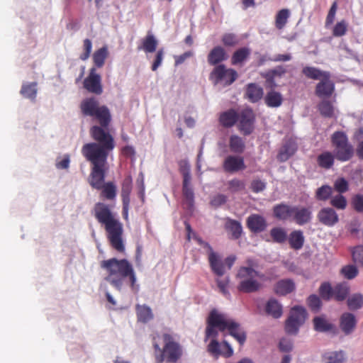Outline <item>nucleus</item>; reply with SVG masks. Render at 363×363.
<instances>
[{
  "label": "nucleus",
  "mask_w": 363,
  "mask_h": 363,
  "mask_svg": "<svg viewBox=\"0 0 363 363\" xmlns=\"http://www.w3.org/2000/svg\"><path fill=\"white\" fill-rule=\"evenodd\" d=\"M270 235L277 242H283L286 239L285 230L281 228H274L271 230Z\"/></svg>",
  "instance_id": "obj_48"
},
{
  "label": "nucleus",
  "mask_w": 363,
  "mask_h": 363,
  "mask_svg": "<svg viewBox=\"0 0 363 363\" xmlns=\"http://www.w3.org/2000/svg\"><path fill=\"white\" fill-rule=\"evenodd\" d=\"M350 292V287L345 282L337 284L334 287L333 297L336 301L345 300Z\"/></svg>",
  "instance_id": "obj_33"
},
{
  "label": "nucleus",
  "mask_w": 363,
  "mask_h": 363,
  "mask_svg": "<svg viewBox=\"0 0 363 363\" xmlns=\"http://www.w3.org/2000/svg\"><path fill=\"white\" fill-rule=\"evenodd\" d=\"M333 194V189L329 185H323L320 187L318 188L315 197L318 201H326L329 198L331 199Z\"/></svg>",
  "instance_id": "obj_41"
},
{
  "label": "nucleus",
  "mask_w": 363,
  "mask_h": 363,
  "mask_svg": "<svg viewBox=\"0 0 363 363\" xmlns=\"http://www.w3.org/2000/svg\"><path fill=\"white\" fill-rule=\"evenodd\" d=\"M357 320L354 314L344 313L340 318V328L345 335L351 334L356 328Z\"/></svg>",
  "instance_id": "obj_15"
},
{
  "label": "nucleus",
  "mask_w": 363,
  "mask_h": 363,
  "mask_svg": "<svg viewBox=\"0 0 363 363\" xmlns=\"http://www.w3.org/2000/svg\"><path fill=\"white\" fill-rule=\"evenodd\" d=\"M286 72V69L283 66L279 65L262 74V76L266 79L267 83L271 87H274L277 86L274 79L276 77L281 78Z\"/></svg>",
  "instance_id": "obj_21"
},
{
  "label": "nucleus",
  "mask_w": 363,
  "mask_h": 363,
  "mask_svg": "<svg viewBox=\"0 0 363 363\" xmlns=\"http://www.w3.org/2000/svg\"><path fill=\"white\" fill-rule=\"evenodd\" d=\"M263 94V89L259 85L255 83L247 85L245 95L251 102H257L262 98Z\"/></svg>",
  "instance_id": "obj_19"
},
{
  "label": "nucleus",
  "mask_w": 363,
  "mask_h": 363,
  "mask_svg": "<svg viewBox=\"0 0 363 363\" xmlns=\"http://www.w3.org/2000/svg\"><path fill=\"white\" fill-rule=\"evenodd\" d=\"M335 157L332 152L328 151L323 152L318 156V164L322 168L328 169L333 167Z\"/></svg>",
  "instance_id": "obj_30"
},
{
  "label": "nucleus",
  "mask_w": 363,
  "mask_h": 363,
  "mask_svg": "<svg viewBox=\"0 0 363 363\" xmlns=\"http://www.w3.org/2000/svg\"><path fill=\"white\" fill-rule=\"evenodd\" d=\"M304 240L303 232L300 230L291 232L289 238V244L294 250H300L303 245Z\"/></svg>",
  "instance_id": "obj_32"
},
{
  "label": "nucleus",
  "mask_w": 363,
  "mask_h": 363,
  "mask_svg": "<svg viewBox=\"0 0 363 363\" xmlns=\"http://www.w3.org/2000/svg\"><path fill=\"white\" fill-rule=\"evenodd\" d=\"M137 315L139 321L147 323L153 318L151 308L145 305L137 306Z\"/></svg>",
  "instance_id": "obj_37"
},
{
  "label": "nucleus",
  "mask_w": 363,
  "mask_h": 363,
  "mask_svg": "<svg viewBox=\"0 0 363 363\" xmlns=\"http://www.w3.org/2000/svg\"><path fill=\"white\" fill-rule=\"evenodd\" d=\"M216 328L221 332L228 330L230 335L235 337L240 345L245 342L246 334L240 325L226 313H220L214 309L211 311L208 316L206 338L216 337L218 335Z\"/></svg>",
  "instance_id": "obj_3"
},
{
  "label": "nucleus",
  "mask_w": 363,
  "mask_h": 363,
  "mask_svg": "<svg viewBox=\"0 0 363 363\" xmlns=\"http://www.w3.org/2000/svg\"><path fill=\"white\" fill-rule=\"evenodd\" d=\"M345 360V354L343 352H330L323 355L325 363H342Z\"/></svg>",
  "instance_id": "obj_40"
},
{
  "label": "nucleus",
  "mask_w": 363,
  "mask_h": 363,
  "mask_svg": "<svg viewBox=\"0 0 363 363\" xmlns=\"http://www.w3.org/2000/svg\"><path fill=\"white\" fill-rule=\"evenodd\" d=\"M84 88L89 92L101 94L103 92L101 76L96 73L95 67L90 69L88 77L84 81Z\"/></svg>",
  "instance_id": "obj_11"
},
{
  "label": "nucleus",
  "mask_w": 363,
  "mask_h": 363,
  "mask_svg": "<svg viewBox=\"0 0 363 363\" xmlns=\"http://www.w3.org/2000/svg\"><path fill=\"white\" fill-rule=\"evenodd\" d=\"M238 128L245 135H250L254 130L255 115L250 108L242 110L238 113Z\"/></svg>",
  "instance_id": "obj_10"
},
{
  "label": "nucleus",
  "mask_w": 363,
  "mask_h": 363,
  "mask_svg": "<svg viewBox=\"0 0 363 363\" xmlns=\"http://www.w3.org/2000/svg\"><path fill=\"white\" fill-rule=\"evenodd\" d=\"M158 41L155 35L151 33L148 32L146 37L143 39L142 45L138 47V49L143 50L145 52H153L156 50Z\"/></svg>",
  "instance_id": "obj_28"
},
{
  "label": "nucleus",
  "mask_w": 363,
  "mask_h": 363,
  "mask_svg": "<svg viewBox=\"0 0 363 363\" xmlns=\"http://www.w3.org/2000/svg\"><path fill=\"white\" fill-rule=\"evenodd\" d=\"M222 41L225 45L233 46L238 43V39L234 34L226 33L223 36Z\"/></svg>",
  "instance_id": "obj_64"
},
{
  "label": "nucleus",
  "mask_w": 363,
  "mask_h": 363,
  "mask_svg": "<svg viewBox=\"0 0 363 363\" xmlns=\"http://www.w3.org/2000/svg\"><path fill=\"white\" fill-rule=\"evenodd\" d=\"M250 50L247 48H242L236 50L231 58L233 65H238L244 62L250 55Z\"/></svg>",
  "instance_id": "obj_39"
},
{
  "label": "nucleus",
  "mask_w": 363,
  "mask_h": 363,
  "mask_svg": "<svg viewBox=\"0 0 363 363\" xmlns=\"http://www.w3.org/2000/svg\"><path fill=\"white\" fill-rule=\"evenodd\" d=\"M84 52L80 55V59L83 61L86 60L91 54L92 50V43L89 39H85L84 40Z\"/></svg>",
  "instance_id": "obj_59"
},
{
  "label": "nucleus",
  "mask_w": 363,
  "mask_h": 363,
  "mask_svg": "<svg viewBox=\"0 0 363 363\" xmlns=\"http://www.w3.org/2000/svg\"><path fill=\"white\" fill-rule=\"evenodd\" d=\"M307 313L303 307L299 306L293 307L286 321V332L289 334L296 335L300 326L305 323Z\"/></svg>",
  "instance_id": "obj_8"
},
{
  "label": "nucleus",
  "mask_w": 363,
  "mask_h": 363,
  "mask_svg": "<svg viewBox=\"0 0 363 363\" xmlns=\"http://www.w3.org/2000/svg\"><path fill=\"white\" fill-rule=\"evenodd\" d=\"M180 169L183 175V182H191V176L189 164L184 162V164H181Z\"/></svg>",
  "instance_id": "obj_63"
},
{
  "label": "nucleus",
  "mask_w": 363,
  "mask_h": 363,
  "mask_svg": "<svg viewBox=\"0 0 363 363\" xmlns=\"http://www.w3.org/2000/svg\"><path fill=\"white\" fill-rule=\"evenodd\" d=\"M247 224L251 231L254 233L262 232L267 227L264 218L257 214H253L247 218Z\"/></svg>",
  "instance_id": "obj_17"
},
{
  "label": "nucleus",
  "mask_w": 363,
  "mask_h": 363,
  "mask_svg": "<svg viewBox=\"0 0 363 363\" xmlns=\"http://www.w3.org/2000/svg\"><path fill=\"white\" fill-rule=\"evenodd\" d=\"M108 55V51L106 46H104L96 50L93 55L94 65L99 68L102 67Z\"/></svg>",
  "instance_id": "obj_34"
},
{
  "label": "nucleus",
  "mask_w": 363,
  "mask_h": 363,
  "mask_svg": "<svg viewBox=\"0 0 363 363\" xmlns=\"http://www.w3.org/2000/svg\"><path fill=\"white\" fill-rule=\"evenodd\" d=\"M341 273L345 278L352 279L357 275L358 271L356 267L348 265L342 268Z\"/></svg>",
  "instance_id": "obj_55"
},
{
  "label": "nucleus",
  "mask_w": 363,
  "mask_h": 363,
  "mask_svg": "<svg viewBox=\"0 0 363 363\" xmlns=\"http://www.w3.org/2000/svg\"><path fill=\"white\" fill-rule=\"evenodd\" d=\"M289 15L290 12L287 9H283L277 13L276 16L275 25L278 29L281 30L285 26L288 21Z\"/></svg>",
  "instance_id": "obj_43"
},
{
  "label": "nucleus",
  "mask_w": 363,
  "mask_h": 363,
  "mask_svg": "<svg viewBox=\"0 0 363 363\" xmlns=\"http://www.w3.org/2000/svg\"><path fill=\"white\" fill-rule=\"evenodd\" d=\"M361 223L357 218L352 219L347 226V230L352 235H357L359 231Z\"/></svg>",
  "instance_id": "obj_58"
},
{
  "label": "nucleus",
  "mask_w": 363,
  "mask_h": 363,
  "mask_svg": "<svg viewBox=\"0 0 363 363\" xmlns=\"http://www.w3.org/2000/svg\"><path fill=\"white\" fill-rule=\"evenodd\" d=\"M347 23L345 21L338 22L333 28V35L336 37H340L344 35L347 31Z\"/></svg>",
  "instance_id": "obj_56"
},
{
  "label": "nucleus",
  "mask_w": 363,
  "mask_h": 363,
  "mask_svg": "<svg viewBox=\"0 0 363 363\" xmlns=\"http://www.w3.org/2000/svg\"><path fill=\"white\" fill-rule=\"evenodd\" d=\"M107 169H108V166H107V163H106V169L104 170V179L101 182V184L100 187L97 188L91 184V180H92L91 173L90 174L89 184L94 189H103L104 196L108 199H113L116 196V186L112 183H108L106 185H104L105 174H106V172L107 171Z\"/></svg>",
  "instance_id": "obj_22"
},
{
  "label": "nucleus",
  "mask_w": 363,
  "mask_h": 363,
  "mask_svg": "<svg viewBox=\"0 0 363 363\" xmlns=\"http://www.w3.org/2000/svg\"><path fill=\"white\" fill-rule=\"evenodd\" d=\"M213 340L211 341L209 345H208V352L213 354V356L218 357L220 355L221 353V346L219 342L217 341L216 337H211Z\"/></svg>",
  "instance_id": "obj_51"
},
{
  "label": "nucleus",
  "mask_w": 363,
  "mask_h": 363,
  "mask_svg": "<svg viewBox=\"0 0 363 363\" xmlns=\"http://www.w3.org/2000/svg\"><path fill=\"white\" fill-rule=\"evenodd\" d=\"M100 265L108 272V275L104 278V280L110 283L117 290H121L126 277H129L132 288H135V274L133 266L128 260L125 259L118 260L116 258H111L102 261Z\"/></svg>",
  "instance_id": "obj_4"
},
{
  "label": "nucleus",
  "mask_w": 363,
  "mask_h": 363,
  "mask_svg": "<svg viewBox=\"0 0 363 363\" xmlns=\"http://www.w3.org/2000/svg\"><path fill=\"white\" fill-rule=\"evenodd\" d=\"M303 73L310 79H328L330 78V73L328 72L321 71L313 67H306L303 69Z\"/></svg>",
  "instance_id": "obj_29"
},
{
  "label": "nucleus",
  "mask_w": 363,
  "mask_h": 363,
  "mask_svg": "<svg viewBox=\"0 0 363 363\" xmlns=\"http://www.w3.org/2000/svg\"><path fill=\"white\" fill-rule=\"evenodd\" d=\"M227 201V196L222 194H218L213 196L211 200V205L214 208H218L223 204H225Z\"/></svg>",
  "instance_id": "obj_57"
},
{
  "label": "nucleus",
  "mask_w": 363,
  "mask_h": 363,
  "mask_svg": "<svg viewBox=\"0 0 363 363\" xmlns=\"http://www.w3.org/2000/svg\"><path fill=\"white\" fill-rule=\"evenodd\" d=\"M308 303L310 308L315 311H318L321 306L320 299L316 295H311L308 298Z\"/></svg>",
  "instance_id": "obj_61"
},
{
  "label": "nucleus",
  "mask_w": 363,
  "mask_h": 363,
  "mask_svg": "<svg viewBox=\"0 0 363 363\" xmlns=\"http://www.w3.org/2000/svg\"><path fill=\"white\" fill-rule=\"evenodd\" d=\"M333 291L334 288L328 282L323 283L319 288L320 296L326 301H329L333 296Z\"/></svg>",
  "instance_id": "obj_47"
},
{
  "label": "nucleus",
  "mask_w": 363,
  "mask_h": 363,
  "mask_svg": "<svg viewBox=\"0 0 363 363\" xmlns=\"http://www.w3.org/2000/svg\"><path fill=\"white\" fill-rule=\"evenodd\" d=\"M293 211L294 206L285 204L277 205L274 207V216L279 220H291Z\"/></svg>",
  "instance_id": "obj_24"
},
{
  "label": "nucleus",
  "mask_w": 363,
  "mask_h": 363,
  "mask_svg": "<svg viewBox=\"0 0 363 363\" xmlns=\"http://www.w3.org/2000/svg\"><path fill=\"white\" fill-rule=\"evenodd\" d=\"M264 311L267 316L279 319L282 316L283 306L277 299L272 298L266 302Z\"/></svg>",
  "instance_id": "obj_14"
},
{
  "label": "nucleus",
  "mask_w": 363,
  "mask_h": 363,
  "mask_svg": "<svg viewBox=\"0 0 363 363\" xmlns=\"http://www.w3.org/2000/svg\"><path fill=\"white\" fill-rule=\"evenodd\" d=\"M317 218L322 224L330 227L335 225L339 221L337 213L330 207L320 209L317 214Z\"/></svg>",
  "instance_id": "obj_13"
},
{
  "label": "nucleus",
  "mask_w": 363,
  "mask_h": 363,
  "mask_svg": "<svg viewBox=\"0 0 363 363\" xmlns=\"http://www.w3.org/2000/svg\"><path fill=\"white\" fill-rule=\"evenodd\" d=\"M228 55L225 50L220 46H216L213 48L208 55V62L211 65H216L225 60Z\"/></svg>",
  "instance_id": "obj_18"
},
{
  "label": "nucleus",
  "mask_w": 363,
  "mask_h": 363,
  "mask_svg": "<svg viewBox=\"0 0 363 363\" xmlns=\"http://www.w3.org/2000/svg\"><path fill=\"white\" fill-rule=\"evenodd\" d=\"M37 91V83H30L24 87V97H26L33 101L36 97Z\"/></svg>",
  "instance_id": "obj_49"
},
{
  "label": "nucleus",
  "mask_w": 363,
  "mask_h": 363,
  "mask_svg": "<svg viewBox=\"0 0 363 363\" xmlns=\"http://www.w3.org/2000/svg\"><path fill=\"white\" fill-rule=\"evenodd\" d=\"M334 147V155L340 162L350 160L354 155L353 146L349 143L346 134L341 131L335 132L331 137Z\"/></svg>",
  "instance_id": "obj_7"
},
{
  "label": "nucleus",
  "mask_w": 363,
  "mask_h": 363,
  "mask_svg": "<svg viewBox=\"0 0 363 363\" xmlns=\"http://www.w3.org/2000/svg\"><path fill=\"white\" fill-rule=\"evenodd\" d=\"M334 90L333 84L328 79H324L316 86L315 92L319 97L330 96Z\"/></svg>",
  "instance_id": "obj_27"
},
{
  "label": "nucleus",
  "mask_w": 363,
  "mask_h": 363,
  "mask_svg": "<svg viewBox=\"0 0 363 363\" xmlns=\"http://www.w3.org/2000/svg\"><path fill=\"white\" fill-rule=\"evenodd\" d=\"M238 113L234 110L223 113L220 117V123L225 127H231L237 122Z\"/></svg>",
  "instance_id": "obj_35"
},
{
  "label": "nucleus",
  "mask_w": 363,
  "mask_h": 363,
  "mask_svg": "<svg viewBox=\"0 0 363 363\" xmlns=\"http://www.w3.org/2000/svg\"><path fill=\"white\" fill-rule=\"evenodd\" d=\"M94 215L97 221L104 228L111 246L118 252H123L125 251L123 238V225L117 214L112 212L106 204L97 203L94 208Z\"/></svg>",
  "instance_id": "obj_2"
},
{
  "label": "nucleus",
  "mask_w": 363,
  "mask_h": 363,
  "mask_svg": "<svg viewBox=\"0 0 363 363\" xmlns=\"http://www.w3.org/2000/svg\"><path fill=\"white\" fill-rule=\"evenodd\" d=\"M314 329L318 332H327L330 330L333 325L325 317L316 316L313 318Z\"/></svg>",
  "instance_id": "obj_36"
},
{
  "label": "nucleus",
  "mask_w": 363,
  "mask_h": 363,
  "mask_svg": "<svg viewBox=\"0 0 363 363\" xmlns=\"http://www.w3.org/2000/svg\"><path fill=\"white\" fill-rule=\"evenodd\" d=\"M182 192L184 196V205L191 211L194 203V194L191 186V182H183Z\"/></svg>",
  "instance_id": "obj_26"
},
{
  "label": "nucleus",
  "mask_w": 363,
  "mask_h": 363,
  "mask_svg": "<svg viewBox=\"0 0 363 363\" xmlns=\"http://www.w3.org/2000/svg\"><path fill=\"white\" fill-rule=\"evenodd\" d=\"M229 147L232 152L241 153L245 150V143L240 137L233 135L230 138Z\"/></svg>",
  "instance_id": "obj_38"
},
{
  "label": "nucleus",
  "mask_w": 363,
  "mask_h": 363,
  "mask_svg": "<svg viewBox=\"0 0 363 363\" xmlns=\"http://www.w3.org/2000/svg\"><path fill=\"white\" fill-rule=\"evenodd\" d=\"M330 203L332 206L338 210H345L347 207V201L343 195L337 194L332 196Z\"/></svg>",
  "instance_id": "obj_45"
},
{
  "label": "nucleus",
  "mask_w": 363,
  "mask_h": 363,
  "mask_svg": "<svg viewBox=\"0 0 363 363\" xmlns=\"http://www.w3.org/2000/svg\"><path fill=\"white\" fill-rule=\"evenodd\" d=\"M248 267H242L238 270L237 278L239 279L238 289L244 293H252L258 291L260 283L256 279L257 277L262 279L264 274L256 271L252 261H248Z\"/></svg>",
  "instance_id": "obj_6"
},
{
  "label": "nucleus",
  "mask_w": 363,
  "mask_h": 363,
  "mask_svg": "<svg viewBox=\"0 0 363 363\" xmlns=\"http://www.w3.org/2000/svg\"><path fill=\"white\" fill-rule=\"evenodd\" d=\"M225 227L232 233L233 238L238 239L241 235L242 226L238 221L228 218Z\"/></svg>",
  "instance_id": "obj_42"
},
{
  "label": "nucleus",
  "mask_w": 363,
  "mask_h": 363,
  "mask_svg": "<svg viewBox=\"0 0 363 363\" xmlns=\"http://www.w3.org/2000/svg\"><path fill=\"white\" fill-rule=\"evenodd\" d=\"M163 58H164V49L161 48L156 53L155 60H154L152 67H151L152 71H156L158 69V67L162 65Z\"/></svg>",
  "instance_id": "obj_62"
},
{
  "label": "nucleus",
  "mask_w": 363,
  "mask_h": 363,
  "mask_svg": "<svg viewBox=\"0 0 363 363\" xmlns=\"http://www.w3.org/2000/svg\"><path fill=\"white\" fill-rule=\"evenodd\" d=\"M334 188L338 192V194H342L348 190V182L345 179L342 177L338 178L334 182Z\"/></svg>",
  "instance_id": "obj_54"
},
{
  "label": "nucleus",
  "mask_w": 363,
  "mask_h": 363,
  "mask_svg": "<svg viewBox=\"0 0 363 363\" xmlns=\"http://www.w3.org/2000/svg\"><path fill=\"white\" fill-rule=\"evenodd\" d=\"M312 219V211L311 208L302 206H294L291 220L298 225H303L309 223Z\"/></svg>",
  "instance_id": "obj_12"
},
{
  "label": "nucleus",
  "mask_w": 363,
  "mask_h": 363,
  "mask_svg": "<svg viewBox=\"0 0 363 363\" xmlns=\"http://www.w3.org/2000/svg\"><path fill=\"white\" fill-rule=\"evenodd\" d=\"M80 106L84 115L94 118L100 124L90 129V134L96 142L86 143L82 148V155L92 165L91 184L99 188L104 179L106 159L115 147L113 137L105 130L111 121V115L108 107L100 106L94 97L83 100Z\"/></svg>",
  "instance_id": "obj_1"
},
{
  "label": "nucleus",
  "mask_w": 363,
  "mask_h": 363,
  "mask_svg": "<svg viewBox=\"0 0 363 363\" xmlns=\"http://www.w3.org/2000/svg\"><path fill=\"white\" fill-rule=\"evenodd\" d=\"M208 261L214 274L218 277H221L225 274L224 264L216 252L208 254Z\"/></svg>",
  "instance_id": "obj_20"
},
{
  "label": "nucleus",
  "mask_w": 363,
  "mask_h": 363,
  "mask_svg": "<svg viewBox=\"0 0 363 363\" xmlns=\"http://www.w3.org/2000/svg\"><path fill=\"white\" fill-rule=\"evenodd\" d=\"M223 168L228 172H236L245 169L246 166L242 157L230 155L225 158Z\"/></svg>",
  "instance_id": "obj_16"
},
{
  "label": "nucleus",
  "mask_w": 363,
  "mask_h": 363,
  "mask_svg": "<svg viewBox=\"0 0 363 363\" xmlns=\"http://www.w3.org/2000/svg\"><path fill=\"white\" fill-rule=\"evenodd\" d=\"M347 306L350 310H357L363 306V296L356 294L347 299Z\"/></svg>",
  "instance_id": "obj_46"
},
{
  "label": "nucleus",
  "mask_w": 363,
  "mask_h": 363,
  "mask_svg": "<svg viewBox=\"0 0 363 363\" xmlns=\"http://www.w3.org/2000/svg\"><path fill=\"white\" fill-rule=\"evenodd\" d=\"M230 279L228 277H225L223 279H217L216 283L220 291L226 297L230 298V294L228 290Z\"/></svg>",
  "instance_id": "obj_53"
},
{
  "label": "nucleus",
  "mask_w": 363,
  "mask_h": 363,
  "mask_svg": "<svg viewBox=\"0 0 363 363\" xmlns=\"http://www.w3.org/2000/svg\"><path fill=\"white\" fill-rule=\"evenodd\" d=\"M351 205L357 212L363 213V195H354L352 199Z\"/></svg>",
  "instance_id": "obj_52"
},
{
  "label": "nucleus",
  "mask_w": 363,
  "mask_h": 363,
  "mask_svg": "<svg viewBox=\"0 0 363 363\" xmlns=\"http://www.w3.org/2000/svg\"><path fill=\"white\" fill-rule=\"evenodd\" d=\"M320 114L325 117L331 118L334 115V107L328 100H323L318 105Z\"/></svg>",
  "instance_id": "obj_44"
},
{
  "label": "nucleus",
  "mask_w": 363,
  "mask_h": 363,
  "mask_svg": "<svg viewBox=\"0 0 363 363\" xmlns=\"http://www.w3.org/2000/svg\"><path fill=\"white\" fill-rule=\"evenodd\" d=\"M296 144L292 140L286 141L280 150L278 155V159L281 162L286 161L291 157L296 151Z\"/></svg>",
  "instance_id": "obj_23"
},
{
  "label": "nucleus",
  "mask_w": 363,
  "mask_h": 363,
  "mask_svg": "<svg viewBox=\"0 0 363 363\" xmlns=\"http://www.w3.org/2000/svg\"><path fill=\"white\" fill-rule=\"evenodd\" d=\"M228 189L231 192H238L245 189V185L244 182L238 179H233L228 182Z\"/></svg>",
  "instance_id": "obj_50"
},
{
  "label": "nucleus",
  "mask_w": 363,
  "mask_h": 363,
  "mask_svg": "<svg viewBox=\"0 0 363 363\" xmlns=\"http://www.w3.org/2000/svg\"><path fill=\"white\" fill-rule=\"evenodd\" d=\"M163 341L164 345L161 349L156 342V338H153V347L157 363H163L164 362L167 363L176 362L182 354L181 346L169 334L163 335Z\"/></svg>",
  "instance_id": "obj_5"
},
{
  "label": "nucleus",
  "mask_w": 363,
  "mask_h": 363,
  "mask_svg": "<svg viewBox=\"0 0 363 363\" xmlns=\"http://www.w3.org/2000/svg\"><path fill=\"white\" fill-rule=\"evenodd\" d=\"M264 101L269 107L277 108L281 105L283 98L279 92L271 91L265 96Z\"/></svg>",
  "instance_id": "obj_31"
},
{
  "label": "nucleus",
  "mask_w": 363,
  "mask_h": 363,
  "mask_svg": "<svg viewBox=\"0 0 363 363\" xmlns=\"http://www.w3.org/2000/svg\"><path fill=\"white\" fill-rule=\"evenodd\" d=\"M238 77V73L235 69H227L223 65H218L210 74V79L214 84H223L228 86L233 84Z\"/></svg>",
  "instance_id": "obj_9"
},
{
  "label": "nucleus",
  "mask_w": 363,
  "mask_h": 363,
  "mask_svg": "<svg viewBox=\"0 0 363 363\" xmlns=\"http://www.w3.org/2000/svg\"><path fill=\"white\" fill-rule=\"evenodd\" d=\"M295 289V284L291 279H282L274 286V291L278 295H286L291 293Z\"/></svg>",
  "instance_id": "obj_25"
},
{
  "label": "nucleus",
  "mask_w": 363,
  "mask_h": 363,
  "mask_svg": "<svg viewBox=\"0 0 363 363\" xmlns=\"http://www.w3.org/2000/svg\"><path fill=\"white\" fill-rule=\"evenodd\" d=\"M337 2L335 1L332 4V6L329 10V12L327 15L326 21H325V26L326 27H328L333 23L335 17V13L337 11Z\"/></svg>",
  "instance_id": "obj_60"
}]
</instances>
